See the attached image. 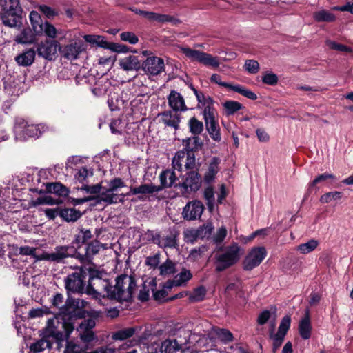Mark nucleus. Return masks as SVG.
<instances>
[{
    "label": "nucleus",
    "instance_id": "obj_1",
    "mask_svg": "<svg viewBox=\"0 0 353 353\" xmlns=\"http://www.w3.org/2000/svg\"><path fill=\"white\" fill-rule=\"evenodd\" d=\"M76 316L75 308L69 303L60 307L59 313L48 321L46 327L45 337L30 346V350L39 353L46 348L52 347L50 338H52L60 345L68 339L74 329L73 318Z\"/></svg>",
    "mask_w": 353,
    "mask_h": 353
},
{
    "label": "nucleus",
    "instance_id": "obj_2",
    "mask_svg": "<svg viewBox=\"0 0 353 353\" xmlns=\"http://www.w3.org/2000/svg\"><path fill=\"white\" fill-rule=\"evenodd\" d=\"M135 287L133 277L126 274L118 276L116 285L111 286L108 281L101 279L98 272L96 275L91 272L86 292L94 295L95 298L106 296L120 301H128L131 299Z\"/></svg>",
    "mask_w": 353,
    "mask_h": 353
},
{
    "label": "nucleus",
    "instance_id": "obj_3",
    "mask_svg": "<svg viewBox=\"0 0 353 353\" xmlns=\"http://www.w3.org/2000/svg\"><path fill=\"white\" fill-rule=\"evenodd\" d=\"M243 254V249L234 242L218 251L214 255L216 271L222 272L235 265Z\"/></svg>",
    "mask_w": 353,
    "mask_h": 353
},
{
    "label": "nucleus",
    "instance_id": "obj_4",
    "mask_svg": "<svg viewBox=\"0 0 353 353\" xmlns=\"http://www.w3.org/2000/svg\"><path fill=\"white\" fill-rule=\"evenodd\" d=\"M202 185V178L195 170H189L181 176V180L176 186L183 197L189 198L192 194L200 190Z\"/></svg>",
    "mask_w": 353,
    "mask_h": 353
},
{
    "label": "nucleus",
    "instance_id": "obj_5",
    "mask_svg": "<svg viewBox=\"0 0 353 353\" xmlns=\"http://www.w3.org/2000/svg\"><path fill=\"white\" fill-rule=\"evenodd\" d=\"M43 130L44 126L29 124L23 118H17L13 127L15 139L19 141H25L28 138H38Z\"/></svg>",
    "mask_w": 353,
    "mask_h": 353
},
{
    "label": "nucleus",
    "instance_id": "obj_6",
    "mask_svg": "<svg viewBox=\"0 0 353 353\" xmlns=\"http://www.w3.org/2000/svg\"><path fill=\"white\" fill-rule=\"evenodd\" d=\"M68 248L65 247H58L52 253L43 252L41 254H36V248L24 246L19 248V253L23 255L32 256L35 261H48L59 262L68 256Z\"/></svg>",
    "mask_w": 353,
    "mask_h": 353
},
{
    "label": "nucleus",
    "instance_id": "obj_7",
    "mask_svg": "<svg viewBox=\"0 0 353 353\" xmlns=\"http://www.w3.org/2000/svg\"><path fill=\"white\" fill-rule=\"evenodd\" d=\"M181 51L192 61H198L205 65L212 66L214 68L219 66L218 58L213 57L210 54L190 48H182Z\"/></svg>",
    "mask_w": 353,
    "mask_h": 353
},
{
    "label": "nucleus",
    "instance_id": "obj_8",
    "mask_svg": "<svg viewBox=\"0 0 353 353\" xmlns=\"http://www.w3.org/2000/svg\"><path fill=\"white\" fill-rule=\"evenodd\" d=\"M183 166L187 170H193L196 166V159L194 152L185 148L178 151L172 159L174 170L181 171Z\"/></svg>",
    "mask_w": 353,
    "mask_h": 353
},
{
    "label": "nucleus",
    "instance_id": "obj_9",
    "mask_svg": "<svg viewBox=\"0 0 353 353\" xmlns=\"http://www.w3.org/2000/svg\"><path fill=\"white\" fill-rule=\"evenodd\" d=\"M266 255L267 252L264 247L252 248L243 261V270L250 271L259 266Z\"/></svg>",
    "mask_w": 353,
    "mask_h": 353
},
{
    "label": "nucleus",
    "instance_id": "obj_10",
    "mask_svg": "<svg viewBox=\"0 0 353 353\" xmlns=\"http://www.w3.org/2000/svg\"><path fill=\"white\" fill-rule=\"evenodd\" d=\"M85 274L81 269L69 274L65 279V286L68 292L83 293L85 290Z\"/></svg>",
    "mask_w": 353,
    "mask_h": 353
},
{
    "label": "nucleus",
    "instance_id": "obj_11",
    "mask_svg": "<svg viewBox=\"0 0 353 353\" xmlns=\"http://www.w3.org/2000/svg\"><path fill=\"white\" fill-rule=\"evenodd\" d=\"M216 112H212L208 108L204 114L203 119L205 121V124L206 127V130L208 132L210 137L215 141H221V133H220V128L215 119Z\"/></svg>",
    "mask_w": 353,
    "mask_h": 353
},
{
    "label": "nucleus",
    "instance_id": "obj_12",
    "mask_svg": "<svg viewBox=\"0 0 353 353\" xmlns=\"http://www.w3.org/2000/svg\"><path fill=\"white\" fill-rule=\"evenodd\" d=\"M142 68L146 74L157 76L165 70L164 60L158 57H149L142 63Z\"/></svg>",
    "mask_w": 353,
    "mask_h": 353
},
{
    "label": "nucleus",
    "instance_id": "obj_13",
    "mask_svg": "<svg viewBox=\"0 0 353 353\" xmlns=\"http://www.w3.org/2000/svg\"><path fill=\"white\" fill-rule=\"evenodd\" d=\"M159 122L165 127L170 128L174 130L179 129L181 121V115L178 112L168 110L158 114Z\"/></svg>",
    "mask_w": 353,
    "mask_h": 353
},
{
    "label": "nucleus",
    "instance_id": "obj_14",
    "mask_svg": "<svg viewBox=\"0 0 353 353\" xmlns=\"http://www.w3.org/2000/svg\"><path fill=\"white\" fill-rule=\"evenodd\" d=\"M204 210L203 203L197 200L188 202L183 209V217L188 221L199 219Z\"/></svg>",
    "mask_w": 353,
    "mask_h": 353
},
{
    "label": "nucleus",
    "instance_id": "obj_15",
    "mask_svg": "<svg viewBox=\"0 0 353 353\" xmlns=\"http://www.w3.org/2000/svg\"><path fill=\"white\" fill-rule=\"evenodd\" d=\"M59 43L55 40H46L39 44L38 54L46 59L51 60L56 55Z\"/></svg>",
    "mask_w": 353,
    "mask_h": 353
},
{
    "label": "nucleus",
    "instance_id": "obj_16",
    "mask_svg": "<svg viewBox=\"0 0 353 353\" xmlns=\"http://www.w3.org/2000/svg\"><path fill=\"white\" fill-rule=\"evenodd\" d=\"M95 325V321L92 319L83 320L80 323L77 331L79 332V337L82 341L84 343H90L94 339L92 329L94 327Z\"/></svg>",
    "mask_w": 353,
    "mask_h": 353
},
{
    "label": "nucleus",
    "instance_id": "obj_17",
    "mask_svg": "<svg viewBox=\"0 0 353 353\" xmlns=\"http://www.w3.org/2000/svg\"><path fill=\"white\" fill-rule=\"evenodd\" d=\"M0 18L4 26L16 28L21 23L22 13L2 8Z\"/></svg>",
    "mask_w": 353,
    "mask_h": 353
},
{
    "label": "nucleus",
    "instance_id": "obj_18",
    "mask_svg": "<svg viewBox=\"0 0 353 353\" xmlns=\"http://www.w3.org/2000/svg\"><path fill=\"white\" fill-rule=\"evenodd\" d=\"M124 196V194L119 195L108 188L103 190L101 189L100 194L97 195L94 199L96 200V203L103 202L107 205H110L122 202Z\"/></svg>",
    "mask_w": 353,
    "mask_h": 353
},
{
    "label": "nucleus",
    "instance_id": "obj_19",
    "mask_svg": "<svg viewBox=\"0 0 353 353\" xmlns=\"http://www.w3.org/2000/svg\"><path fill=\"white\" fill-rule=\"evenodd\" d=\"M168 105L172 110L185 112L188 110L183 97L176 90H171L168 96Z\"/></svg>",
    "mask_w": 353,
    "mask_h": 353
},
{
    "label": "nucleus",
    "instance_id": "obj_20",
    "mask_svg": "<svg viewBox=\"0 0 353 353\" xmlns=\"http://www.w3.org/2000/svg\"><path fill=\"white\" fill-rule=\"evenodd\" d=\"M85 50L83 43L81 41H77L74 43L65 45L61 51L63 57L68 60H76L78 59L79 54Z\"/></svg>",
    "mask_w": 353,
    "mask_h": 353
},
{
    "label": "nucleus",
    "instance_id": "obj_21",
    "mask_svg": "<svg viewBox=\"0 0 353 353\" xmlns=\"http://www.w3.org/2000/svg\"><path fill=\"white\" fill-rule=\"evenodd\" d=\"M220 163L221 160L218 157H213L210 159L203 174V181L205 183H210L214 181L216 174L220 170Z\"/></svg>",
    "mask_w": 353,
    "mask_h": 353
},
{
    "label": "nucleus",
    "instance_id": "obj_22",
    "mask_svg": "<svg viewBox=\"0 0 353 353\" xmlns=\"http://www.w3.org/2000/svg\"><path fill=\"white\" fill-rule=\"evenodd\" d=\"M22 81L14 76L8 75L4 78V88L10 95L18 96L21 93Z\"/></svg>",
    "mask_w": 353,
    "mask_h": 353
},
{
    "label": "nucleus",
    "instance_id": "obj_23",
    "mask_svg": "<svg viewBox=\"0 0 353 353\" xmlns=\"http://www.w3.org/2000/svg\"><path fill=\"white\" fill-rule=\"evenodd\" d=\"M276 308L272 307L270 310H265L259 314L257 318V323L260 325H263L270 321L271 324V329L274 330L276 325Z\"/></svg>",
    "mask_w": 353,
    "mask_h": 353
},
{
    "label": "nucleus",
    "instance_id": "obj_24",
    "mask_svg": "<svg viewBox=\"0 0 353 353\" xmlns=\"http://www.w3.org/2000/svg\"><path fill=\"white\" fill-rule=\"evenodd\" d=\"M192 275L190 270L183 269L180 273L176 274L172 280L166 282V287L172 288L173 287H179L183 285L190 280Z\"/></svg>",
    "mask_w": 353,
    "mask_h": 353
},
{
    "label": "nucleus",
    "instance_id": "obj_25",
    "mask_svg": "<svg viewBox=\"0 0 353 353\" xmlns=\"http://www.w3.org/2000/svg\"><path fill=\"white\" fill-rule=\"evenodd\" d=\"M35 56V50L33 48H29L16 56L14 60L19 65L29 66L33 63Z\"/></svg>",
    "mask_w": 353,
    "mask_h": 353
},
{
    "label": "nucleus",
    "instance_id": "obj_26",
    "mask_svg": "<svg viewBox=\"0 0 353 353\" xmlns=\"http://www.w3.org/2000/svg\"><path fill=\"white\" fill-rule=\"evenodd\" d=\"M119 64L123 70H138L141 68V63L137 57L129 55L119 60Z\"/></svg>",
    "mask_w": 353,
    "mask_h": 353
},
{
    "label": "nucleus",
    "instance_id": "obj_27",
    "mask_svg": "<svg viewBox=\"0 0 353 353\" xmlns=\"http://www.w3.org/2000/svg\"><path fill=\"white\" fill-rule=\"evenodd\" d=\"M177 176L172 169H167L163 171L159 175L161 190L163 188H170L176 183Z\"/></svg>",
    "mask_w": 353,
    "mask_h": 353
},
{
    "label": "nucleus",
    "instance_id": "obj_28",
    "mask_svg": "<svg viewBox=\"0 0 353 353\" xmlns=\"http://www.w3.org/2000/svg\"><path fill=\"white\" fill-rule=\"evenodd\" d=\"M192 90H193L194 94H195L198 101V107L201 108V106H202L204 108L203 114L208 108H209L210 110H211L212 112H216L215 110L212 107L213 100L210 97L206 96L203 92H199L194 87H192Z\"/></svg>",
    "mask_w": 353,
    "mask_h": 353
},
{
    "label": "nucleus",
    "instance_id": "obj_29",
    "mask_svg": "<svg viewBox=\"0 0 353 353\" xmlns=\"http://www.w3.org/2000/svg\"><path fill=\"white\" fill-rule=\"evenodd\" d=\"M161 190V188L160 186H157L152 183L142 184L139 187H131L130 189V192L127 193L126 195H136L139 194H152L154 192H158Z\"/></svg>",
    "mask_w": 353,
    "mask_h": 353
},
{
    "label": "nucleus",
    "instance_id": "obj_30",
    "mask_svg": "<svg viewBox=\"0 0 353 353\" xmlns=\"http://www.w3.org/2000/svg\"><path fill=\"white\" fill-rule=\"evenodd\" d=\"M143 17L150 21H157L159 23L172 22L174 24L179 23L178 19H174L170 15L161 14L153 12L145 11V13H143Z\"/></svg>",
    "mask_w": 353,
    "mask_h": 353
},
{
    "label": "nucleus",
    "instance_id": "obj_31",
    "mask_svg": "<svg viewBox=\"0 0 353 353\" xmlns=\"http://www.w3.org/2000/svg\"><path fill=\"white\" fill-rule=\"evenodd\" d=\"M299 331L303 339H309L311 336L312 325L309 314H307L300 321Z\"/></svg>",
    "mask_w": 353,
    "mask_h": 353
},
{
    "label": "nucleus",
    "instance_id": "obj_32",
    "mask_svg": "<svg viewBox=\"0 0 353 353\" xmlns=\"http://www.w3.org/2000/svg\"><path fill=\"white\" fill-rule=\"evenodd\" d=\"M101 246L102 245L98 241H94L88 244L85 255L81 256V260L90 261L93 256L99 252Z\"/></svg>",
    "mask_w": 353,
    "mask_h": 353
},
{
    "label": "nucleus",
    "instance_id": "obj_33",
    "mask_svg": "<svg viewBox=\"0 0 353 353\" xmlns=\"http://www.w3.org/2000/svg\"><path fill=\"white\" fill-rule=\"evenodd\" d=\"M83 38L88 43L91 44H96L97 46L105 49H109V48H112L111 43H108L103 36L88 34L85 35Z\"/></svg>",
    "mask_w": 353,
    "mask_h": 353
},
{
    "label": "nucleus",
    "instance_id": "obj_34",
    "mask_svg": "<svg viewBox=\"0 0 353 353\" xmlns=\"http://www.w3.org/2000/svg\"><path fill=\"white\" fill-rule=\"evenodd\" d=\"M154 241L159 247L163 248H174L177 245L176 237L172 235L165 237H161L159 235H157L154 239Z\"/></svg>",
    "mask_w": 353,
    "mask_h": 353
},
{
    "label": "nucleus",
    "instance_id": "obj_35",
    "mask_svg": "<svg viewBox=\"0 0 353 353\" xmlns=\"http://www.w3.org/2000/svg\"><path fill=\"white\" fill-rule=\"evenodd\" d=\"M81 213L73 208L61 209L59 216L66 221H75L81 216Z\"/></svg>",
    "mask_w": 353,
    "mask_h": 353
},
{
    "label": "nucleus",
    "instance_id": "obj_36",
    "mask_svg": "<svg viewBox=\"0 0 353 353\" xmlns=\"http://www.w3.org/2000/svg\"><path fill=\"white\" fill-rule=\"evenodd\" d=\"M29 17L34 32L37 34H42L41 26L43 22L39 13L37 11H32L30 13Z\"/></svg>",
    "mask_w": 353,
    "mask_h": 353
},
{
    "label": "nucleus",
    "instance_id": "obj_37",
    "mask_svg": "<svg viewBox=\"0 0 353 353\" xmlns=\"http://www.w3.org/2000/svg\"><path fill=\"white\" fill-rule=\"evenodd\" d=\"M213 334L215 337L221 341L222 343L226 344L233 341L232 334L226 329L217 328L214 329Z\"/></svg>",
    "mask_w": 353,
    "mask_h": 353
},
{
    "label": "nucleus",
    "instance_id": "obj_38",
    "mask_svg": "<svg viewBox=\"0 0 353 353\" xmlns=\"http://www.w3.org/2000/svg\"><path fill=\"white\" fill-rule=\"evenodd\" d=\"M180 349V345L176 340H165L161 342L160 353H173Z\"/></svg>",
    "mask_w": 353,
    "mask_h": 353
},
{
    "label": "nucleus",
    "instance_id": "obj_39",
    "mask_svg": "<svg viewBox=\"0 0 353 353\" xmlns=\"http://www.w3.org/2000/svg\"><path fill=\"white\" fill-rule=\"evenodd\" d=\"M14 41L17 43L28 44L32 43L34 41L31 30L29 28H23L19 34L16 36Z\"/></svg>",
    "mask_w": 353,
    "mask_h": 353
},
{
    "label": "nucleus",
    "instance_id": "obj_40",
    "mask_svg": "<svg viewBox=\"0 0 353 353\" xmlns=\"http://www.w3.org/2000/svg\"><path fill=\"white\" fill-rule=\"evenodd\" d=\"M183 143L185 149L191 152L198 150L202 145V142L198 135H194L192 137L184 139Z\"/></svg>",
    "mask_w": 353,
    "mask_h": 353
},
{
    "label": "nucleus",
    "instance_id": "obj_41",
    "mask_svg": "<svg viewBox=\"0 0 353 353\" xmlns=\"http://www.w3.org/2000/svg\"><path fill=\"white\" fill-rule=\"evenodd\" d=\"M327 179H335L334 175L332 174L328 173H324L322 174H320L317 176L308 185L307 192L305 195V196H307L312 191L313 188H316V190L318 188L316 187V185L321 182H324Z\"/></svg>",
    "mask_w": 353,
    "mask_h": 353
},
{
    "label": "nucleus",
    "instance_id": "obj_42",
    "mask_svg": "<svg viewBox=\"0 0 353 353\" xmlns=\"http://www.w3.org/2000/svg\"><path fill=\"white\" fill-rule=\"evenodd\" d=\"M319 245V241L315 239H310L306 243L300 244L296 250L300 253L306 254L314 251Z\"/></svg>",
    "mask_w": 353,
    "mask_h": 353
},
{
    "label": "nucleus",
    "instance_id": "obj_43",
    "mask_svg": "<svg viewBox=\"0 0 353 353\" xmlns=\"http://www.w3.org/2000/svg\"><path fill=\"white\" fill-rule=\"evenodd\" d=\"M314 18L318 22H332L336 19L334 14L325 10L315 12Z\"/></svg>",
    "mask_w": 353,
    "mask_h": 353
},
{
    "label": "nucleus",
    "instance_id": "obj_44",
    "mask_svg": "<svg viewBox=\"0 0 353 353\" xmlns=\"http://www.w3.org/2000/svg\"><path fill=\"white\" fill-rule=\"evenodd\" d=\"M160 274L162 276H168L175 272V263L170 259H167L164 263L159 266Z\"/></svg>",
    "mask_w": 353,
    "mask_h": 353
},
{
    "label": "nucleus",
    "instance_id": "obj_45",
    "mask_svg": "<svg viewBox=\"0 0 353 353\" xmlns=\"http://www.w3.org/2000/svg\"><path fill=\"white\" fill-rule=\"evenodd\" d=\"M188 126L190 132L193 135H199L203 130V124L201 121H199L196 117L191 118L188 121Z\"/></svg>",
    "mask_w": 353,
    "mask_h": 353
},
{
    "label": "nucleus",
    "instance_id": "obj_46",
    "mask_svg": "<svg viewBox=\"0 0 353 353\" xmlns=\"http://www.w3.org/2000/svg\"><path fill=\"white\" fill-rule=\"evenodd\" d=\"M110 84V82L107 80L99 81L95 87L92 88V91L95 96L101 97L107 93L108 88Z\"/></svg>",
    "mask_w": 353,
    "mask_h": 353
},
{
    "label": "nucleus",
    "instance_id": "obj_47",
    "mask_svg": "<svg viewBox=\"0 0 353 353\" xmlns=\"http://www.w3.org/2000/svg\"><path fill=\"white\" fill-rule=\"evenodd\" d=\"M343 196V193L339 191L327 192L320 197V202L322 203H329L333 201L340 200Z\"/></svg>",
    "mask_w": 353,
    "mask_h": 353
},
{
    "label": "nucleus",
    "instance_id": "obj_48",
    "mask_svg": "<svg viewBox=\"0 0 353 353\" xmlns=\"http://www.w3.org/2000/svg\"><path fill=\"white\" fill-rule=\"evenodd\" d=\"M88 345L81 346L77 343L70 341L67 343L64 353H86Z\"/></svg>",
    "mask_w": 353,
    "mask_h": 353
},
{
    "label": "nucleus",
    "instance_id": "obj_49",
    "mask_svg": "<svg viewBox=\"0 0 353 353\" xmlns=\"http://www.w3.org/2000/svg\"><path fill=\"white\" fill-rule=\"evenodd\" d=\"M205 294V288L203 286H200L195 288L192 292L189 294V300L192 302L201 301L204 299Z\"/></svg>",
    "mask_w": 353,
    "mask_h": 353
},
{
    "label": "nucleus",
    "instance_id": "obj_50",
    "mask_svg": "<svg viewBox=\"0 0 353 353\" xmlns=\"http://www.w3.org/2000/svg\"><path fill=\"white\" fill-rule=\"evenodd\" d=\"M91 238L92 234L90 230L81 229L75 236L74 243L79 247Z\"/></svg>",
    "mask_w": 353,
    "mask_h": 353
},
{
    "label": "nucleus",
    "instance_id": "obj_51",
    "mask_svg": "<svg viewBox=\"0 0 353 353\" xmlns=\"http://www.w3.org/2000/svg\"><path fill=\"white\" fill-rule=\"evenodd\" d=\"M134 329L133 327H128L119 330L112 335V339L114 340H125L134 334Z\"/></svg>",
    "mask_w": 353,
    "mask_h": 353
},
{
    "label": "nucleus",
    "instance_id": "obj_52",
    "mask_svg": "<svg viewBox=\"0 0 353 353\" xmlns=\"http://www.w3.org/2000/svg\"><path fill=\"white\" fill-rule=\"evenodd\" d=\"M273 331L271 329V333H270V338L272 339V351L274 353H275L277 350L281 347L282 345L285 335L281 334L277 332L276 334H274Z\"/></svg>",
    "mask_w": 353,
    "mask_h": 353
},
{
    "label": "nucleus",
    "instance_id": "obj_53",
    "mask_svg": "<svg viewBox=\"0 0 353 353\" xmlns=\"http://www.w3.org/2000/svg\"><path fill=\"white\" fill-rule=\"evenodd\" d=\"M213 230L214 226L211 223H208L203 225V226L200 227L199 229H197L199 239H210L212 235Z\"/></svg>",
    "mask_w": 353,
    "mask_h": 353
},
{
    "label": "nucleus",
    "instance_id": "obj_54",
    "mask_svg": "<svg viewBox=\"0 0 353 353\" xmlns=\"http://www.w3.org/2000/svg\"><path fill=\"white\" fill-rule=\"evenodd\" d=\"M232 90L238 92L251 100H256L257 99V96L255 93L240 85H234Z\"/></svg>",
    "mask_w": 353,
    "mask_h": 353
},
{
    "label": "nucleus",
    "instance_id": "obj_55",
    "mask_svg": "<svg viewBox=\"0 0 353 353\" xmlns=\"http://www.w3.org/2000/svg\"><path fill=\"white\" fill-rule=\"evenodd\" d=\"M223 107L226 110L228 114H233L235 112L241 110L242 105L235 101H227L223 103Z\"/></svg>",
    "mask_w": 353,
    "mask_h": 353
},
{
    "label": "nucleus",
    "instance_id": "obj_56",
    "mask_svg": "<svg viewBox=\"0 0 353 353\" xmlns=\"http://www.w3.org/2000/svg\"><path fill=\"white\" fill-rule=\"evenodd\" d=\"M42 33L49 38L54 39L57 34V30L56 28L48 22H45L41 26Z\"/></svg>",
    "mask_w": 353,
    "mask_h": 353
},
{
    "label": "nucleus",
    "instance_id": "obj_57",
    "mask_svg": "<svg viewBox=\"0 0 353 353\" xmlns=\"http://www.w3.org/2000/svg\"><path fill=\"white\" fill-rule=\"evenodd\" d=\"M48 190L50 192L55 193L59 195H66L68 192L66 188L59 183L50 184L48 187Z\"/></svg>",
    "mask_w": 353,
    "mask_h": 353
},
{
    "label": "nucleus",
    "instance_id": "obj_58",
    "mask_svg": "<svg viewBox=\"0 0 353 353\" xmlns=\"http://www.w3.org/2000/svg\"><path fill=\"white\" fill-rule=\"evenodd\" d=\"M245 70L250 74H256L259 71V63L253 59L246 60L244 64Z\"/></svg>",
    "mask_w": 353,
    "mask_h": 353
},
{
    "label": "nucleus",
    "instance_id": "obj_59",
    "mask_svg": "<svg viewBox=\"0 0 353 353\" xmlns=\"http://www.w3.org/2000/svg\"><path fill=\"white\" fill-rule=\"evenodd\" d=\"M326 45L332 50L340 51V52H352V49L347 46L338 43L334 41L328 40L326 41Z\"/></svg>",
    "mask_w": 353,
    "mask_h": 353
},
{
    "label": "nucleus",
    "instance_id": "obj_60",
    "mask_svg": "<svg viewBox=\"0 0 353 353\" xmlns=\"http://www.w3.org/2000/svg\"><path fill=\"white\" fill-rule=\"evenodd\" d=\"M203 196H204L205 199L207 201L206 203H207L208 207L210 210H212V208L214 207V200L213 188L211 186L206 188L204 190Z\"/></svg>",
    "mask_w": 353,
    "mask_h": 353
},
{
    "label": "nucleus",
    "instance_id": "obj_61",
    "mask_svg": "<svg viewBox=\"0 0 353 353\" xmlns=\"http://www.w3.org/2000/svg\"><path fill=\"white\" fill-rule=\"evenodd\" d=\"M172 288H168L166 287V282H165L163 285V288L161 290H157L153 294V296H154V299L157 301H164L165 300H170V298L167 299V296L168 294V292Z\"/></svg>",
    "mask_w": 353,
    "mask_h": 353
},
{
    "label": "nucleus",
    "instance_id": "obj_62",
    "mask_svg": "<svg viewBox=\"0 0 353 353\" xmlns=\"http://www.w3.org/2000/svg\"><path fill=\"white\" fill-rule=\"evenodd\" d=\"M92 172L85 168H80L75 174V179L80 183H83L88 177L92 176Z\"/></svg>",
    "mask_w": 353,
    "mask_h": 353
},
{
    "label": "nucleus",
    "instance_id": "obj_63",
    "mask_svg": "<svg viewBox=\"0 0 353 353\" xmlns=\"http://www.w3.org/2000/svg\"><path fill=\"white\" fill-rule=\"evenodd\" d=\"M184 239L185 242L193 243L197 239H199V232L197 230L188 229L183 232Z\"/></svg>",
    "mask_w": 353,
    "mask_h": 353
},
{
    "label": "nucleus",
    "instance_id": "obj_64",
    "mask_svg": "<svg viewBox=\"0 0 353 353\" xmlns=\"http://www.w3.org/2000/svg\"><path fill=\"white\" fill-rule=\"evenodd\" d=\"M160 253H156L152 256H149L145 259V263L150 268H156L160 263Z\"/></svg>",
    "mask_w": 353,
    "mask_h": 353
}]
</instances>
